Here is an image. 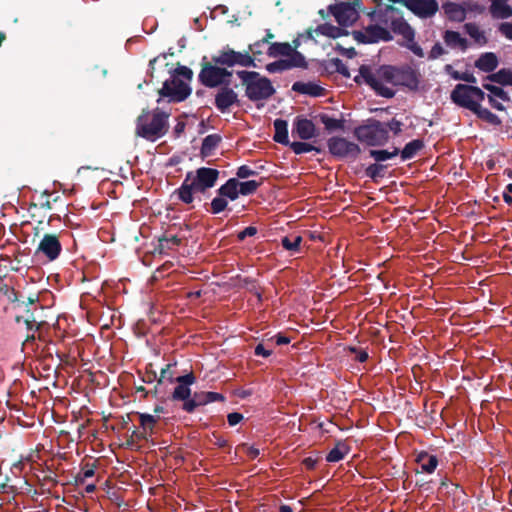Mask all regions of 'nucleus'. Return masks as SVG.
<instances>
[{
  "mask_svg": "<svg viewBox=\"0 0 512 512\" xmlns=\"http://www.w3.org/2000/svg\"><path fill=\"white\" fill-rule=\"evenodd\" d=\"M290 147L295 154H302L317 150L313 145L306 142H292L290 143Z\"/></svg>",
  "mask_w": 512,
  "mask_h": 512,
  "instance_id": "49530a36",
  "label": "nucleus"
},
{
  "mask_svg": "<svg viewBox=\"0 0 512 512\" xmlns=\"http://www.w3.org/2000/svg\"><path fill=\"white\" fill-rule=\"evenodd\" d=\"M272 38H274V35L271 32H268L262 40L257 41L254 44L250 45L249 48H250V51L252 52L254 58H257V56L261 55V52L259 50H257V48L259 46H267L268 47L271 44L270 40Z\"/></svg>",
  "mask_w": 512,
  "mask_h": 512,
  "instance_id": "a18cd8bd",
  "label": "nucleus"
},
{
  "mask_svg": "<svg viewBox=\"0 0 512 512\" xmlns=\"http://www.w3.org/2000/svg\"><path fill=\"white\" fill-rule=\"evenodd\" d=\"M126 425L127 422L123 415L111 416L106 424V428H110L116 434L118 444L122 447L128 446V431L126 430Z\"/></svg>",
  "mask_w": 512,
  "mask_h": 512,
  "instance_id": "6ab92c4d",
  "label": "nucleus"
},
{
  "mask_svg": "<svg viewBox=\"0 0 512 512\" xmlns=\"http://www.w3.org/2000/svg\"><path fill=\"white\" fill-rule=\"evenodd\" d=\"M355 136L359 141L370 146L382 145L389 138L385 124L375 120L356 128Z\"/></svg>",
  "mask_w": 512,
  "mask_h": 512,
  "instance_id": "6e6552de",
  "label": "nucleus"
},
{
  "mask_svg": "<svg viewBox=\"0 0 512 512\" xmlns=\"http://www.w3.org/2000/svg\"><path fill=\"white\" fill-rule=\"evenodd\" d=\"M256 233L257 229L253 226H249L238 234V238L239 240H244L246 237L254 236Z\"/></svg>",
  "mask_w": 512,
  "mask_h": 512,
  "instance_id": "13d9d810",
  "label": "nucleus"
},
{
  "mask_svg": "<svg viewBox=\"0 0 512 512\" xmlns=\"http://www.w3.org/2000/svg\"><path fill=\"white\" fill-rule=\"evenodd\" d=\"M328 149L331 154L337 157H357L360 148L356 143L350 142L342 137H332L328 140Z\"/></svg>",
  "mask_w": 512,
  "mask_h": 512,
  "instance_id": "ddd939ff",
  "label": "nucleus"
},
{
  "mask_svg": "<svg viewBox=\"0 0 512 512\" xmlns=\"http://www.w3.org/2000/svg\"><path fill=\"white\" fill-rule=\"evenodd\" d=\"M196 406H200V404L198 403L196 394L194 395L192 400H189L184 403V409L187 412H192Z\"/></svg>",
  "mask_w": 512,
  "mask_h": 512,
  "instance_id": "680f3d73",
  "label": "nucleus"
},
{
  "mask_svg": "<svg viewBox=\"0 0 512 512\" xmlns=\"http://www.w3.org/2000/svg\"><path fill=\"white\" fill-rule=\"evenodd\" d=\"M212 61L216 64L232 67L236 64L241 66H250L253 64L254 58L248 53H240L231 49L223 50L218 55L212 57Z\"/></svg>",
  "mask_w": 512,
  "mask_h": 512,
  "instance_id": "9b49d317",
  "label": "nucleus"
},
{
  "mask_svg": "<svg viewBox=\"0 0 512 512\" xmlns=\"http://www.w3.org/2000/svg\"><path fill=\"white\" fill-rule=\"evenodd\" d=\"M443 40L451 48H459L462 51L468 48V41L456 31L447 30L443 35Z\"/></svg>",
  "mask_w": 512,
  "mask_h": 512,
  "instance_id": "4be33fe9",
  "label": "nucleus"
},
{
  "mask_svg": "<svg viewBox=\"0 0 512 512\" xmlns=\"http://www.w3.org/2000/svg\"><path fill=\"white\" fill-rule=\"evenodd\" d=\"M490 12L495 18L505 19L512 15V8L505 0H492Z\"/></svg>",
  "mask_w": 512,
  "mask_h": 512,
  "instance_id": "a878e982",
  "label": "nucleus"
},
{
  "mask_svg": "<svg viewBox=\"0 0 512 512\" xmlns=\"http://www.w3.org/2000/svg\"><path fill=\"white\" fill-rule=\"evenodd\" d=\"M490 79L501 85L512 86V71L507 69L499 70L498 72L491 75Z\"/></svg>",
  "mask_w": 512,
  "mask_h": 512,
  "instance_id": "ea45409f",
  "label": "nucleus"
},
{
  "mask_svg": "<svg viewBox=\"0 0 512 512\" xmlns=\"http://www.w3.org/2000/svg\"><path fill=\"white\" fill-rule=\"evenodd\" d=\"M61 252L59 236L51 233L44 234L36 249V254H42L48 261L56 260Z\"/></svg>",
  "mask_w": 512,
  "mask_h": 512,
  "instance_id": "9d476101",
  "label": "nucleus"
},
{
  "mask_svg": "<svg viewBox=\"0 0 512 512\" xmlns=\"http://www.w3.org/2000/svg\"><path fill=\"white\" fill-rule=\"evenodd\" d=\"M255 174H256V172L246 165L239 167L237 170V173H236V175L242 179L248 178Z\"/></svg>",
  "mask_w": 512,
  "mask_h": 512,
  "instance_id": "3c124183",
  "label": "nucleus"
},
{
  "mask_svg": "<svg viewBox=\"0 0 512 512\" xmlns=\"http://www.w3.org/2000/svg\"><path fill=\"white\" fill-rule=\"evenodd\" d=\"M444 53H445L444 48L441 46V44L437 43L432 47V49L429 53V58L436 59V58L440 57L441 55H443Z\"/></svg>",
  "mask_w": 512,
  "mask_h": 512,
  "instance_id": "5fc2aeb1",
  "label": "nucleus"
},
{
  "mask_svg": "<svg viewBox=\"0 0 512 512\" xmlns=\"http://www.w3.org/2000/svg\"><path fill=\"white\" fill-rule=\"evenodd\" d=\"M293 134H296L302 140H308L316 135V128L311 120L297 118L294 123Z\"/></svg>",
  "mask_w": 512,
  "mask_h": 512,
  "instance_id": "aec40b11",
  "label": "nucleus"
},
{
  "mask_svg": "<svg viewBox=\"0 0 512 512\" xmlns=\"http://www.w3.org/2000/svg\"><path fill=\"white\" fill-rule=\"evenodd\" d=\"M392 30L401 35L405 41H411L414 39V30L402 19L392 22Z\"/></svg>",
  "mask_w": 512,
  "mask_h": 512,
  "instance_id": "7c9ffc66",
  "label": "nucleus"
},
{
  "mask_svg": "<svg viewBox=\"0 0 512 512\" xmlns=\"http://www.w3.org/2000/svg\"><path fill=\"white\" fill-rule=\"evenodd\" d=\"M15 322L18 325H24L26 332L37 331L39 324H37L36 318L30 309H26L24 315H17Z\"/></svg>",
  "mask_w": 512,
  "mask_h": 512,
  "instance_id": "cd10ccee",
  "label": "nucleus"
},
{
  "mask_svg": "<svg viewBox=\"0 0 512 512\" xmlns=\"http://www.w3.org/2000/svg\"><path fill=\"white\" fill-rule=\"evenodd\" d=\"M348 451L349 449L345 443H337L328 453L326 459L328 462H338L348 454Z\"/></svg>",
  "mask_w": 512,
  "mask_h": 512,
  "instance_id": "e433bc0d",
  "label": "nucleus"
},
{
  "mask_svg": "<svg viewBox=\"0 0 512 512\" xmlns=\"http://www.w3.org/2000/svg\"><path fill=\"white\" fill-rule=\"evenodd\" d=\"M323 124L325 125V128L328 129V130H335V129H341L342 128V123L340 120H337V119H334V118H329V117H325L323 118Z\"/></svg>",
  "mask_w": 512,
  "mask_h": 512,
  "instance_id": "8fccbe9b",
  "label": "nucleus"
},
{
  "mask_svg": "<svg viewBox=\"0 0 512 512\" xmlns=\"http://www.w3.org/2000/svg\"><path fill=\"white\" fill-rule=\"evenodd\" d=\"M444 11L448 18L453 21L461 22L466 17L465 9L456 3H448L444 5Z\"/></svg>",
  "mask_w": 512,
  "mask_h": 512,
  "instance_id": "473e14b6",
  "label": "nucleus"
},
{
  "mask_svg": "<svg viewBox=\"0 0 512 512\" xmlns=\"http://www.w3.org/2000/svg\"><path fill=\"white\" fill-rule=\"evenodd\" d=\"M387 129L393 131L395 134L401 131V123L395 119L391 120L387 125Z\"/></svg>",
  "mask_w": 512,
  "mask_h": 512,
  "instance_id": "e2e57ef3",
  "label": "nucleus"
},
{
  "mask_svg": "<svg viewBox=\"0 0 512 512\" xmlns=\"http://www.w3.org/2000/svg\"><path fill=\"white\" fill-rule=\"evenodd\" d=\"M220 196L234 201L239 196L238 180L236 178L229 179L224 185L218 189Z\"/></svg>",
  "mask_w": 512,
  "mask_h": 512,
  "instance_id": "c85d7f7f",
  "label": "nucleus"
},
{
  "mask_svg": "<svg viewBox=\"0 0 512 512\" xmlns=\"http://www.w3.org/2000/svg\"><path fill=\"white\" fill-rule=\"evenodd\" d=\"M302 237L298 234H290L282 238V246L290 252H298L302 243Z\"/></svg>",
  "mask_w": 512,
  "mask_h": 512,
  "instance_id": "c9c22d12",
  "label": "nucleus"
},
{
  "mask_svg": "<svg viewBox=\"0 0 512 512\" xmlns=\"http://www.w3.org/2000/svg\"><path fill=\"white\" fill-rule=\"evenodd\" d=\"M287 122L282 119H276L274 121V141L284 144V145H290L289 138H288V128H287Z\"/></svg>",
  "mask_w": 512,
  "mask_h": 512,
  "instance_id": "c756f323",
  "label": "nucleus"
},
{
  "mask_svg": "<svg viewBox=\"0 0 512 512\" xmlns=\"http://www.w3.org/2000/svg\"><path fill=\"white\" fill-rule=\"evenodd\" d=\"M232 72L220 64L215 62H204L202 63L201 71L199 73L200 82L210 88L218 87L221 85H229Z\"/></svg>",
  "mask_w": 512,
  "mask_h": 512,
  "instance_id": "423d86ee",
  "label": "nucleus"
},
{
  "mask_svg": "<svg viewBox=\"0 0 512 512\" xmlns=\"http://www.w3.org/2000/svg\"><path fill=\"white\" fill-rule=\"evenodd\" d=\"M472 112H474L480 119H482L492 125H499L501 123L498 116H496L495 114L490 112L488 109L483 108L481 106V104H479L478 107L475 110H473Z\"/></svg>",
  "mask_w": 512,
  "mask_h": 512,
  "instance_id": "4c0bfd02",
  "label": "nucleus"
},
{
  "mask_svg": "<svg viewBox=\"0 0 512 512\" xmlns=\"http://www.w3.org/2000/svg\"><path fill=\"white\" fill-rule=\"evenodd\" d=\"M193 72L186 66H178L171 76L170 80H166L163 87L158 90L161 97H168L170 100L180 102L186 99L190 93L191 88L189 82L191 81Z\"/></svg>",
  "mask_w": 512,
  "mask_h": 512,
  "instance_id": "20e7f679",
  "label": "nucleus"
},
{
  "mask_svg": "<svg viewBox=\"0 0 512 512\" xmlns=\"http://www.w3.org/2000/svg\"><path fill=\"white\" fill-rule=\"evenodd\" d=\"M255 354L258 356L268 357L271 355V351L265 349L262 344H258L255 348Z\"/></svg>",
  "mask_w": 512,
  "mask_h": 512,
  "instance_id": "69168bd1",
  "label": "nucleus"
},
{
  "mask_svg": "<svg viewBox=\"0 0 512 512\" xmlns=\"http://www.w3.org/2000/svg\"><path fill=\"white\" fill-rule=\"evenodd\" d=\"M330 13L340 26L348 27L355 23L359 17L358 11L350 3H338L329 6Z\"/></svg>",
  "mask_w": 512,
  "mask_h": 512,
  "instance_id": "f8f14e48",
  "label": "nucleus"
},
{
  "mask_svg": "<svg viewBox=\"0 0 512 512\" xmlns=\"http://www.w3.org/2000/svg\"><path fill=\"white\" fill-rule=\"evenodd\" d=\"M5 296L12 303L20 302V297L21 296H19L18 292H16L15 289L12 288V287H10L9 291L7 293H5Z\"/></svg>",
  "mask_w": 512,
  "mask_h": 512,
  "instance_id": "bf43d9fd",
  "label": "nucleus"
},
{
  "mask_svg": "<svg viewBox=\"0 0 512 512\" xmlns=\"http://www.w3.org/2000/svg\"><path fill=\"white\" fill-rule=\"evenodd\" d=\"M219 177V171L214 168L201 167L195 171L188 172L181 186L176 189L173 195L185 203L191 204L194 201L195 193H205L214 187Z\"/></svg>",
  "mask_w": 512,
  "mask_h": 512,
  "instance_id": "f03ea898",
  "label": "nucleus"
},
{
  "mask_svg": "<svg viewBox=\"0 0 512 512\" xmlns=\"http://www.w3.org/2000/svg\"><path fill=\"white\" fill-rule=\"evenodd\" d=\"M483 87L489 92L488 101L490 105L496 110H505V104L510 102L508 93L501 87L488 83L483 84Z\"/></svg>",
  "mask_w": 512,
  "mask_h": 512,
  "instance_id": "f3484780",
  "label": "nucleus"
},
{
  "mask_svg": "<svg viewBox=\"0 0 512 512\" xmlns=\"http://www.w3.org/2000/svg\"><path fill=\"white\" fill-rule=\"evenodd\" d=\"M399 153L397 148H394L393 151L388 150H371L370 155L373 157L376 161H386L388 159H391L395 156H397Z\"/></svg>",
  "mask_w": 512,
  "mask_h": 512,
  "instance_id": "37998d69",
  "label": "nucleus"
},
{
  "mask_svg": "<svg viewBox=\"0 0 512 512\" xmlns=\"http://www.w3.org/2000/svg\"><path fill=\"white\" fill-rule=\"evenodd\" d=\"M98 467L97 460H88L83 462L81 471L76 476L77 483H84V481L88 478H91L95 475V470Z\"/></svg>",
  "mask_w": 512,
  "mask_h": 512,
  "instance_id": "2f4dec72",
  "label": "nucleus"
},
{
  "mask_svg": "<svg viewBox=\"0 0 512 512\" xmlns=\"http://www.w3.org/2000/svg\"><path fill=\"white\" fill-rule=\"evenodd\" d=\"M150 81H152L154 78H159L160 75L158 74H163L164 72H169L170 73V69H167V66L168 64L165 63V57L163 58H159V57H156L152 60H150Z\"/></svg>",
  "mask_w": 512,
  "mask_h": 512,
  "instance_id": "72a5a7b5",
  "label": "nucleus"
},
{
  "mask_svg": "<svg viewBox=\"0 0 512 512\" xmlns=\"http://www.w3.org/2000/svg\"><path fill=\"white\" fill-rule=\"evenodd\" d=\"M237 103V93L227 86L219 89L215 95V106L222 113L229 112L230 108Z\"/></svg>",
  "mask_w": 512,
  "mask_h": 512,
  "instance_id": "dca6fc26",
  "label": "nucleus"
},
{
  "mask_svg": "<svg viewBox=\"0 0 512 512\" xmlns=\"http://www.w3.org/2000/svg\"><path fill=\"white\" fill-rule=\"evenodd\" d=\"M498 66V58L492 52L483 53L475 62V67L483 72H491Z\"/></svg>",
  "mask_w": 512,
  "mask_h": 512,
  "instance_id": "412c9836",
  "label": "nucleus"
},
{
  "mask_svg": "<svg viewBox=\"0 0 512 512\" xmlns=\"http://www.w3.org/2000/svg\"><path fill=\"white\" fill-rule=\"evenodd\" d=\"M354 37L362 43H376L392 39L390 32L378 25H370L362 31H356L354 32Z\"/></svg>",
  "mask_w": 512,
  "mask_h": 512,
  "instance_id": "4468645a",
  "label": "nucleus"
},
{
  "mask_svg": "<svg viewBox=\"0 0 512 512\" xmlns=\"http://www.w3.org/2000/svg\"><path fill=\"white\" fill-rule=\"evenodd\" d=\"M406 46L408 47L409 50H411L416 56L418 57H423L424 56V53H423V50L422 48L414 42V39L411 40V41H406Z\"/></svg>",
  "mask_w": 512,
  "mask_h": 512,
  "instance_id": "603ef678",
  "label": "nucleus"
},
{
  "mask_svg": "<svg viewBox=\"0 0 512 512\" xmlns=\"http://www.w3.org/2000/svg\"><path fill=\"white\" fill-rule=\"evenodd\" d=\"M424 144L421 140H413L407 143L404 149L401 151V158L403 160H408L413 158L418 151L423 148Z\"/></svg>",
  "mask_w": 512,
  "mask_h": 512,
  "instance_id": "f704fd0d",
  "label": "nucleus"
},
{
  "mask_svg": "<svg viewBox=\"0 0 512 512\" xmlns=\"http://www.w3.org/2000/svg\"><path fill=\"white\" fill-rule=\"evenodd\" d=\"M351 351L356 353L355 359L358 360L359 362H365L368 358V354L366 351H357L354 348H352Z\"/></svg>",
  "mask_w": 512,
  "mask_h": 512,
  "instance_id": "774afa93",
  "label": "nucleus"
},
{
  "mask_svg": "<svg viewBox=\"0 0 512 512\" xmlns=\"http://www.w3.org/2000/svg\"><path fill=\"white\" fill-rule=\"evenodd\" d=\"M237 75L245 87L246 96L252 101L266 100L275 93L271 81L257 72L238 71Z\"/></svg>",
  "mask_w": 512,
  "mask_h": 512,
  "instance_id": "39448f33",
  "label": "nucleus"
},
{
  "mask_svg": "<svg viewBox=\"0 0 512 512\" xmlns=\"http://www.w3.org/2000/svg\"><path fill=\"white\" fill-rule=\"evenodd\" d=\"M242 419H243V415L240 413H237V412L230 413L227 416V420H228V423L230 426L237 425L238 423H240L242 421Z\"/></svg>",
  "mask_w": 512,
  "mask_h": 512,
  "instance_id": "4d7b16f0",
  "label": "nucleus"
},
{
  "mask_svg": "<svg viewBox=\"0 0 512 512\" xmlns=\"http://www.w3.org/2000/svg\"><path fill=\"white\" fill-rule=\"evenodd\" d=\"M420 73L411 67L396 68L382 66L373 69L363 65L359 74L355 77L357 83L369 85L377 94L391 98L394 96L395 86H403L411 91H416L420 85Z\"/></svg>",
  "mask_w": 512,
  "mask_h": 512,
  "instance_id": "f257e3e1",
  "label": "nucleus"
},
{
  "mask_svg": "<svg viewBox=\"0 0 512 512\" xmlns=\"http://www.w3.org/2000/svg\"><path fill=\"white\" fill-rule=\"evenodd\" d=\"M292 89L296 92L307 94L310 96H321L324 93V88L315 83L295 82Z\"/></svg>",
  "mask_w": 512,
  "mask_h": 512,
  "instance_id": "393cba45",
  "label": "nucleus"
},
{
  "mask_svg": "<svg viewBox=\"0 0 512 512\" xmlns=\"http://www.w3.org/2000/svg\"><path fill=\"white\" fill-rule=\"evenodd\" d=\"M243 449L245 450L247 456H249L251 459H254L259 455V450L255 447L243 446Z\"/></svg>",
  "mask_w": 512,
  "mask_h": 512,
  "instance_id": "338daca9",
  "label": "nucleus"
},
{
  "mask_svg": "<svg viewBox=\"0 0 512 512\" xmlns=\"http://www.w3.org/2000/svg\"><path fill=\"white\" fill-rule=\"evenodd\" d=\"M220 137L217 135H208L202 143L201 153L204 156L211 155L213 150L218 146Z\"/></svg>",
  "mask_w": 512,
  "mask_h": 512,
  "instance_id": "58836bf2",
  "label": "nucleus"
},
{
  "mask_svg": "<svg viewBox=\"0 0 512 512\" xmlns=\"http://www.w3.org/2000/svg\"><path fill=\"white\" fill-rule=\"evenodd\" d=\"M346 35H348V32L345 29L334 26L330 23H323L318 25L315 29L310 28L306 31L307 38L316 43L319 41L320 37L337 39Z\"/></svg>",
  "mask_w": 512,
  "mask_h": 512,
  "instance_id": "2eb2a0df",
  "label": "nucleus"
},
{
  "mask_svg": "<svg viewBox=\"0 0 512 512\" xmlns=\"http://www.w3.org/2000/svg\"><path fill=\"white\" fill-rule=\"evenodd\" d=\"M108 495L109 499L117 505L118 508L127 506L126 495L128 485V474L126 471L117 474V471L113 473V476L109 479Z\"/></svg>",
  "mask_w": 512,
  "mask_h": 512,
  "instance_id": "1a4fd4ad",
  "label": "nucleus"
},
{
  "mask_svg": "<svg viewBox=\"0 0 512 512\" xmlns=\"http://www.w3.org/2000/svg\"><path fill=\"white\" fill-rule=\"evenodd\" d=\"M296 52L289 43H272L267 47V54L274 58L278 56L290 58Z\"/></svg>",
  "mask_w": 512,
  "mask_h": 512,
  "instance_id": "bb28decb",
  "label": "nucleus"
},
{
  "mask_svg": "<svg viewBox=\"0 0 512 512\" xmlns=\"http://www.w3.org/2000/svg\"><path fill=\"white\" fill-rule=\"evenodd\" d=\"M228 202L225 197H215L211 202V212L218 214L226 209Z\"/></svg>",
  "mask_w": 512,
  "mask_h": 512,
  "instance_id": "de8ad7c7",
  "label": "nucleus"
},
{
  "mask_svg": "<svg viewBox=\"0 0 512 512\" xmlns=\"http://www.w3.org/2000/svg\"><path fill=\"white\" fill-rule=\"evenodd\" d=\"M465 32L473 39L474 43L480 47L488 43V38L485 31H483L475 23H466L464 25Z\"/></svg>",
  "mask_w": 512,
  "mask_h": 512,
  "instance_id": "5701e85b",
  "label": "nucleus"
},
{
  "mask_svg": "<svg viewBox=\"0 0 512 512\" xmlns=\"http://www.w3.org/2000/svg\"><path fill=\"white\" fill-rule=\"evenodd\" d=\"M190 396V389L186 385H179L175 388L173 392V398L178 400H185Z\"/></svg>",
  "mask_w": 512,
  "mask_h": 512,
  "instance_id": "09e8293b",
  "label": "nucleus"
},
{
  "mask_svg": "<svg viewBox=\"0 0 512 512\" xmlns=\"http://www.w3.org/2000/svg\"><path fill=\"white\" fill-rule=\"evenodd\" d=\"M293 67H306L305 58L299 52L292 54L290 58L281 59V60H278V61L268 64L266 66V69L270 73H275V72L287 70V69H290Z\"/></svg>",
  "mask_w": 512,
  "mask_h": 512,
  "instance_id": "a211bd4d",
  "label": "nucleus"
},
{
  "mask_svg": "<svg viewBox=\"0 0 512 512\" xmlns=\"http://www.w3.org/2000/svg\"><path fill=\"white\" fill-rule=\"evenodd\" d=\"M416 462L420 466L421 471L425 473H432L435 471L438 465V459L436 456L421 452L416 457Z\"/></svg>",
  "mask_w": 512,
  "mask_h": 512,
  "instance_id": "b1692460",
  "label": "nucleus"
},
{
  "mask_svg": "<svg viewBox=\"0 0 512 512\" xmlns=\"http://www.w3.org/2000/svg\"><path fill=\"white\" fill-rule=\"evenodd\" d=\"M180 243L181 239L175 235H166L163 238L159 239V245L161 250L173 249L176 246H179Z\"/></svg>",
  "mask_w": 512,
  "mask_h": 512,
  "instance_id": "c03bdc74",
  "label": "nucleus"
},
{
  "mask_svg": "<svg viewBox=\"0 0 512 512\" xmlns=\"http://www.w3.org/2000/svg\"><path fill=\"white\" fill-rule=\"evenodd\" d=\"M499 31L502 35H504L507 39L512 40V23H502L499 26Z\"/></svg>",
  "mask_w": 512,
  "mask_h": 512,
  "instance_id": "864d4df0",
  "label": "nucleus"
},
{
  "mask_svg": "<svg viewBox=\"0 0 512 512\" xmlns=\"http://www.w3.org/2000/svg\"><path fill=\"white\" fill-rule=\"evenodd\" d=\"M169 115L159 109L144 111L137 119L136 134L155 141L168 130Z\"/></svg>",
  "mask_w": 512,
  "mask_h": 512,
  "instance_id": "7ed1b4c3",
  "label": "nucleus"
},
{
  "mask_svg": "<svg viewBox=\"0 0 512 512\" xmlns=\"http://www.w3.org/2000/svg\"><path fill=\"white\" fill-rule=\"evenodd\" d=\"M170 367H171V365L168 364V365H166V368L161 369L159 382H162L165 379H168L170 382L173 381L172 374L169 372Z\"/></svg>",
  "mask_w": 512,
  "mask_h": 512,
  "instance_id": "052dcab7",
  "label": "nucleus"
},
{
  "mask_svg": "<svg viewBox=\"0 0 512 512\" xmlns=\"http://www.w3.org/2000/svg\"><path fill=\"white\" fill-rule=\"evenodd\" d=\"M484 92L476 87L466 84H457L451 93V100L466 109L475 110L484 100Z\"/></svg>",
  "mask_w": 512,
  "mask_h": 512,
  "instance_id": "0eeeda50",
  "label": "nucleus"
},
{
  "mask_svg": "<svg viewBox=\"0 0 512 512\" xmlns=\"http://www.w3.org/2000/svg\"><path fill=\"white\" fill-rule=\"evenodd\" d=\"M176 381L178 383H180L182 385H186L188 387V385H191L194 383L195 377L192 373H189L187 375L177 377Z\"/></svg>",
  "mask_w": 512,
  "mask_h": 512,
  "instance_id": "6e6d98bb",
  "label": "nucleus"
},
{
  "mask_svg": "<svg viewBox=\"0 0 512 512\" xmlns=\"http://www.w3.org/2000/svg\"><path fill=\"white\" fill-rule=\"evenodd\" d=\"M16 491H17L16 486L9 485L7 482L0 483V492L15 493Z\"/></svg>",
  "mask_w": 512,
  "mask_h": 512,
  "instance_id": "0e129e2a",
  "label": "nucleus"
},
{
  "mask_svg": "<svg viewBox=\"0 0 512 512\" xmlns=\"http://www.w3.org/2000/svg\"><path fill=\"white\" fill-rule=\"evenodd\" d=\"M259 186L260 183L255 180H249L244 182L238 181L239 195L253 194L258 189Z\"/></svg>",
  "mask_w": 512,
  "mask_h": 512,
  "instance_id": "79ce46f5",
  "label": "nucleus"
},
{
  "mask_svg": "<svg viewBox=\"0 0 512 512\" xmlns=\"http://www.w3.org/2000/svg\"><path fill=\"white\" fill-rule=\"evenodd\" d=\"M195 394L200 405H205L207 403L224 400L223 395L216 392H198Z\"/></svg>",
  "mask_w": 512,
  "mask_h": 512,
  "instance_id": "a19ab883",
  "label": "nucleus"
}]
</instances>
